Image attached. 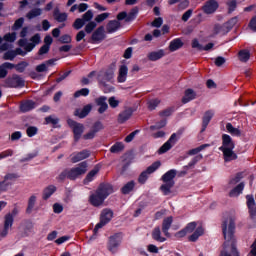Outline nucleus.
<instances>
[{
  "mask_svg": "<svg viewBox=\"0 0 256 256\" xmlns=\"http://www.w3.org/2000/svg\"><path fill=\"white\" fill-rule=\"evenodd\" d=\"M222 233L225 242L219 256H241L235 244V220L233 218L222 222Z\"/></svg>",
  "mask_w": 256,
  "mask_h": 256,
  "instance_id": "f257e3e1",
  "label": "nucleus"
},
{
  "mask_svg": "<svg viewBox=\"0 0 256 256\" xmlns=\"http://www.w3.org/2000/svg\"><path fill=\"white\" fill-rule=\"evenodd\" d=\"M113 193V185L109 183H100L95 193L89 196V203L93 207H101L105 199Z\"/></svg>",
  "mask_w": 256,
  "mask_h": 256,
  "instance_id": "f03ea898",
  "label": "nucleus"
},
{
  "mask_svg": "<svg viewBox=\"0 0 256 256\" xmlns=\"http://www.w3.org/2000/svg\"><path fill=\"white\" fill-rule=\"evenodd\" d=\"M175 177H177V170L175 169H171L162 175L161 179L164 184L160 186V191H162L163 195L171 193V189L175 187V180H173Z\"/></svg>",
  "mask_w": 256,
  "mask_h": 256,
  "instance_id": "7ed1b4c3",
  "label": "nucleus"
},
{
  "mask_svg": "<svg viewBox=\"0 0 256 256\" xmlns=\"http://www.w3.org/2000/svg\"><path fill=\"white\" fill-rule=\"evenodd\" d=\"M111 219H113V210L109 208L103 209L100 214V221L95 225L93 229L94 235H97V233H99V229H103L105 225L111 223Z\"/></svg>",
  "mask_w": 256,
  "mask_h": 256,
  "instance_id": "20e7f679",
  "label": "nucleus"
},
{
  "mask_svg": "<svg viewBox=\"0 0 256 256\" xmlns=\"http://www.w3.org/2000/svg\"><path fill=\"white\" fill-rule=\"evenodd\" d=\"M115 63H112L108 69L104 72L103 79L99 81L100 85L104 87V93H111L113 87L107 84V81H111L115 77Z\"/></svg>",
  "mask_w": 256,
  "mask_h": 256,
  "instance_id": "39448f33",
  "label": "nucleus"
},
{
  "mask_svg": "<svg viewBox=\"0 0 256 256\" xmlns=\"http://www.w3.org/2000/svg\"><path fill=\"white\" fill-rule=\"evenodd\" d=\"M67 124L73 131L75 143H79V140L81 139V137L83 136V133L85 132V126L73 119H68Z\"/></svg>",
  "mask_w": 256,
  "mask_h": 256,
  "instance_id": "423d86ee",
  "label": "nucleus"
},
{
  "mask_svg": "<svg viewBox=\"0 0 256 256\" xmlns=\"http://www.w3.org/2000/svg\"><path fill=\"white\" fill-rule=\"evenodd\" d=\"M159 167H161V161L153 162L146 170L140 173L138 183H140V185H145V183H147V179H149V175L155 173Z\"/></svg>",
  "mask_w": 256,
  "mask_h": 256,
  "instance_id": "0eeeda50",
  "label": "nucleus"
},
{
  "mask_svg": "<svg viewBox=\"0 0 256 256\" xmlns=\"http://www.w3.org/2000/svg\"><path fill=\"white\" fill-rule=\"evenodd\" d=\"M85 173H87V162H81L78 164L77 167L71 168L70 170H68V179L70 181H75V179H77V177L81 176V175H85Z\"/></svg>",
  "mask_w": 256,
  "mask_h": 256,
  "instance_id": "6e6552de",
  "label": "nucleus"
},
{
  "mask_svg": "<svg viewBox=\"0 0 256 256\" xmlns=\"http://www.w3.org/2000/svg\"><path fill=\"white\" fill-rule=\"evenodd\" d=\"M121 241H123V233L118 232L115 233L114 235L109 237L108 240V251H110L111 253H117V248L119 247V245H121Z\"/></svg>",
  "mask_w": 256,
  "mask_h": 256,
  "instance_id": "1a4fd4ad",
  "label": "nucleus"
},
{
  "mask_svg": "<svg viewBox=\"0 0 256 256\" xmlns=\"http://www.w3.org/2000/svg\"><path fill=\"white\" fill-rule=\"evenodd\" d=\"M177 141H179V136H177V133H173L170 138L158 149V154L163 155L164 153H167V151H171V149H173V145L177 144Z\"/></svg>",
  "mask_w": 256,
  "mask_h": 256,
  "instance_id": "9d476101",
  "label": "nucleus"
},
{
  "mask_svg": "<svg viewBox=\"0 0 256 256\" xmlns=\"http://www.w3.org/2000/svg\"><path fill=\"white\" fill-rule=\"evenodd\" d=\"M5 87H11L17 89L18 87H25V80L19 75L14 74L12 77H8L5 80Z\"/></svg>",
  "mask_w": 256,
  "mask_h": 256,
  "instance_id": "9b49d317",
  "label": "nucleus"
},
{
  "mask_svg": "<svg viewBox=\"0 0 256 256\" xmlns=\"http://www.w3.org/2000/svg\"><path fill=\"white\" fill-rule=\"evenodd\" d=\"M103 129H105V127L103 126V123L101 121H96L93 125L91 130L84 134L82 136V138L85 141H89L91 139H95V136L97 135V133H99V131H103Z\"/></svg>",
  "mask_w": 256,
  "mask_h": 256,
  "instance_id": "f8f14e48",
  "label": "nucleus"
},
{
  "mask_svg": "<svg viewBox=\"0 0 256 256\" xmlns=\"http://www.w3.org/2000/svg\"><path fill=\"white\" fill-rule=\"evenodd\" d=\"M203 159V155L202 154H198L196 156H194L192 158V160L188 163V165L183 166V170L178 172V177H185V175H187V172L189 171V169H193L195 167V165H197L199 163V161H201Z\"/></svg>",
  "mask_w": 256,
  "mask_h": 256,
  "instance_id": "ddd939ff",
  "label": "nucleus"
},
{
  "mask_svg": "<svg viewBox=\"0 0 256 256\" xmlns=\"http://www.w3.org/2000/svg\"><path fill=\"white\" fill-rule=\"evenodd\" d=\"M13 216L11 214L5 215L4 217V227L2 230H0V237L4 239V237H7L9 235V229L13 227Z\"/></svg>",
  "mask_w": 256,
  "mask_h": 256,
  "instance_id": "4468645a",
  "label": "nucleus"
},
{
  "mask_svg": "<svg viewBox=\"0 0 256 256\" xmlns=\"http://www.w3.org/2000/svg\"><path fill=\"white\" fill-rule=\"evenodd\" d=\"M219 9V3L216 0H208L202 7V11L206 13V15H211Z\"/></svg>",
  "mask_w": 256,
  "mask_h": 256,
  "instance_id": "2eb2a0df",
  "label": "nucleus"
},
{
  "mask_svg": "<svg viewBox=\"0 0 256 256\" xmlns=\"http://www.w3.org/2000/svg\"><path fill=\"white\" fill-rule=\"evenodd\" d=\"M225 149H235V142L229 134L222 135V146L219 147V151H224Z\"/></svg>",
  "mask_w": 256,
  "mask_h": 256,
  "instance_id": "dca6fc26",
  "label": "nucleus"
},
{
  "mask_svg": "<svg viewBox=\"0 0 256 256\" xmlns=\"http://www.w3.org/2000/svg\"><path fill=\"white\" fill-rule=\"evenodd\" d=\"M131 117H133V108L129 107L119 113L117 122L120 125H123V123H127V121L131 119Z\"/></svg>",
  "mask_w": 256,
  "mask_h": 256,
  "instance_id": "f3484780",
  "label": "nucleus"
},
{
  "mask_svg": "<svg viewBox=\"0 0 256 256\" xmlns=\"http://www.w3.org/2000/svg\"><path fill=\"white\" fill-rule=\"evenodd\" d=\"M95 104L99 107L98 113L100 115H103V113L109 109V104H107V96H100L96 98Z\"/></svg>",
  "mask_w": 256,
  "mask_h": 256,
  "instance_id": "a211bd4d",
  "label": "nucleus"
},
{
  "mask_svg": "<svg viewBox=\"0 0 256 256\" xmlns=\"http://www.w3.org/2000/svg\"><path fill=\"white\" fill-rule=\"evenodd\" d=\"M71 162L79 163V161H83L84 159H89L91 157V151L84 149L80 152L72 154Z\"/></svg>",
  "mask_w": 256,
  "mask_h": 256,
  "instance_id": "6ab92c4d",
  "label": "nucleus"
},
{
  "mask_svg": "<svg viewBox=\"0 0 256 256\" xmlns=\"http://www.w3.org/2000/svg\"><path fill=\"white\" fill-rule=\"evenodd\" d=\"M105 39V27L99 26L91 36L93 43H101Z\"/></svg>",
  "mask_w": 256,
  "mask_h": 256,
  "instance_id": "aec40b11",
  "label": "nucleus"
},
{
  "mask_svg": "<svg viewBox=\"0 0 256 256\" xmlns=\"http://www.w3.org/2000/svg\"><path fill=\"white\" fill-rule=\"evenodd\" d=\"M171 225H173V216H168L162 221V233L165 237H171V233H169V229H171Z\"/></svg>",
  "mask_w": 256,
  "mask_h": 256,
  "instance_id": "412c9836",
  "label": "nucleus"
},
{
  "mask_svg": "<svg viewBox=\"0 0 256 256\" xmlns=\"http://www.w3.org/2000/svg\"><path fill=\"white\" fill-rule=\"evenodd\" d=\"M215 115V112H213V110H207L204 113V116L202 118V129H201V133H203L207 127L209 126V123H211V119H213Z\"/></svg>",
  "mask_w": 256,
  "mask_h": 256,
  "instance_id": "4be33fe9",
  "label": "nucleus"
},
{
  "mask_svg": "<svg viewBox=\"0 0 256 256\" xmlns=\"http://www.w3.org/2000/svg\"><path fill=\"white\" fill-rule=\"evenodd\" d=\"M195 99H197V92H195L191 88H188L184 92V96L182 97V103L186 105V103H190V101H193Z\"/></svg>",
  "mask_w": 256,
  "mask_h": 256,
  "instance_id": "5701e85b",
  "label": "nucleus"
},
{
  "mask_svg": "<svg viewBox=\"0 0 256 256\" xmlns=\"http://www.w3.org/2000/svg\"><path fill=\"white\" fill-rule=\"evenodd\" d=\"M121 29V22L119 20H110L106 25L107 33H115Z\"/></svg>",
  "mask_w": 256,
  "mask_h": 256,
  "instance_id": "b1692460",
  "label": "nucleus"
},
{
  "mask_svg": "<svg viewBox=\"0 0 256 256\" xmlns=\"http://www.w3.org/2000/svg\"><path fill=\"white\" fill-rule=\"evenodd\" d=\"M234 148H228L225 150H221L223 152V157L225 163H229L231 161H235L237 159L236 153L233 151Z\"/></svg>",
  "mask_w": 256,
  "mask_h": 256,
  "instance_id": "393cba45",
  "label": "nucleus"
},
{
  "mask_svg": "<svg viewBox=\"0 0 256 256\" xmlns=\"http://www.w3.org/2000/svg\"><path fill=\"white\" fill-rule=\"evenodd\" d=\"M53 17L58 23H65V21H67V13H61L59 7L54 8Z\"/></svg>",
  "mask_w": 256,
  "mask_h": 256,
  "instance_id": "a878e982",
  "label": "nucleus"
},
{
  "mask_svg": "<svg viewBox=\"0 0 256 256\" xmlns=\"http://www.w3.org/2000/svg\"><path fill=\"white\" fill-rule=\"evenodd\" d=\"M163 57H165V50L163 49L152 51L147 55L149 61H159V59H163Z\"/></svg>",
  "mask_w": 256,
  "mask_h": 256,
  "instance_id": "bb28decb",
  "label": "nucleus"
},
{
  "mask_svg": "<svg viewBox=\"0 0 256 256\" xmlns=\"http://www.w3.org/2000/svg\"><path fill=\"white\" fill-rule=\"evenodd\" d=\"M127 73H129V68H127V65H121L117 78L118 83H125L127 81Z\"/></svg>",
  "mask_w": 256,
  "mask_h": 256,
  "instance_id": "cd10ccee",
  "label": "nucleus"
},
{
  "mask_svg": "<svg viewBox=\"0 0 256 256\" xmlns=\"http://www.w3.org/2000/svg\"><path fill=\"white\" fill-rule=\"evenodd\" d=\"M7 69H15V64L4 62L0 65V79H5V77H7V74L9 73Z\"/></svg>",
  "mask_w": 256,
  "mask_h": 256,
  "instance_id": "c85d7f7f",
  "label": "nucleus"
},
{
  "mask_svg": "<svg viewBox=\"0 0 256 256\" xmlns=\"http://www.w3.org/2000/svg\"><path fill=\"white\" fill-rule=\"evenodd\" d=\"M92 109H93V105L87 104L82 108L80 112L79 110H76L75 115L79 117V119H85V117H87V115L91 113Z\"/></svg>",
  "mask_w": 256,
  "mask_h": 256,
  "instance_id": "c756f323",
  "label": "nucleus"
},
{
  "mask_svg": "<svg viewBox=\"0 0 256 256\" xmlns=\"http://www.w3.org/2000/svg\"><path fill=\"white\" fill-rule=\"evenodd\" d=\"M183 45H184V43L181 40V38H175L169 44V51H171V53H173L175 51H179V49H181V47H183Z\"/></svg>",
  "mask_w": 256,
  "mask_h": 256,
  "instance_id": "7c9ffc66",
  "label": "nucleus"
},
{
  "mask_svg": "<svg viewBox=\"0 0 256 256\" xmlns=\"http://www.w3.org/2000/svg\"><path fill=\"white\" fill-rule=\"evenodd\" d=\"M152 239H154V241H157L158 243H165V241H167V238L161 236V228L159 226L153 229Z\"/></svg>",
  "mask_w": 256,
  "mask_h": 256,
  "instance_id": "2f4dec72",
  "label": "nucleus"
},
{
  "mask_svg": "<svg viewBox=\"0 0 256 256\" xmlns=\"http://www.w3.org/2000/svg\"><path fill=\"white\" fill-rule=\"evenodd\" d=\"M57 191V187L55 185H49L46 188H44L43 190V194H42V198L44 201H47V199H49L53 193H55Z\"/></svg>",
  "mask_w": 256,
  "mask_h": 256,
  "instance_id": "473e14b6",
  "label": "nucleus"
},
{
  "mask_svg": "<svg viewBox=\"0 0 256 256\" xmlns=\"http://www.w3.org/2000/svg\"><path fill=\"white\" fill-rule=\"evenodd\" d=\"M203 233H205V230L203 229V227L199 226L198 228H196V230L188 237V241H190L191 243H195L199 237H201V235H203Z\"/></svg>",
  "mask_w": 256,
  "mask_h": 256,
  "instance_id": "72a5a7b5",
  "label": "nucleus"
},
{
  "mask_svg": "<svg viewBox=\"0 0 256 256\" xmlns=\"http://www.w3.org/2000/svg\"><path fill=\"white\" fill-rule=\"evenodd\" d=\"M214 35H227L229 33V28H227V25H220L216 24L213 29Z\"/></svg>",
  "mask_w": 256,
  "mask_h": 256,
  "instance_id": "f704fd0d",
  "label": "nucleus"
},
{
  "mask_svg": "<svg viewBox=\"0 0 256 256\" xmlns=\"http://www.w3.org/2000/svg\"><path fill=\"white\" fill-rule=\"evenodd\" d=\"M243 189H245V183L241 182L230 191L229 197H239L243 193Z\"/></svg>",
  "mask_w": 256,
  "mask_h": 256,
  "instance_id": "c9c22d12",
  "label": "nucleus"
},
{
  "mask_svg": "<svg viewBox=\"0 0 256 256\" xmlns=\"http://www.w3.org/2000/svg\"><path fill=\"white\" fill-rule=\"evenodd\" d=\"M101 167H99V165H96L85 177L84 179V183H91V181H93V179H95V175H97V173H99Z\"/></svg>",
  "mask_w": 256,
  "mask_h": 256,
  "instance_id": "e433bc0d",
  "label": "nucleus"
},
{
  "mask_svg": "<svg viewBox=\"0 0 256 256\" xmlns=\"http://www.w3.org/2000/svg\"><path fill=\"white\" fill-rule=\"evenodd\" d=\"M238 59L242 63H247V61H249V59H251V52H249V50H247V49L240 50L238 52Z\"/></svg>",
  "mask_w": 256,
  "mask_h": 256,
  "instance_id": "4c0bfd02",
  "label": "nucleus"
},
{
  "mask_svg": "<svg viewBox=\"0 0 256 256\" xmlns=\"http://www.w3.org/2000/svg\"><path fill=\"white\" fill-rule=\"evenodd\" d=\"M135 189V181H129L127 182L122 188H121V193L122 195H129Z\"/></svg>",
  "mask_w": 256,
  "mask_h": 256,
  "instance_id": "58836bf2",
  "label": "nucleus"
},
{
  "mask_svg": "<svg viewBox=\"0 0 256 256\" xmlns=\"http://www.w3.org/2000/svg\"><path fill=\"white\" fill-rule=\"evenodd\" d=\"M137 15H139V7L135 6L130 10L127 14L126 23H131L137 19Z\"/></svg>",
  "mask_w": 256,
  "mask_h": 256,
  "instance_id": "ea45409f",
  "label": "nucleus"
},
{
  "mask_svg": "<svg viewBox=\"0 0 256 256\" xmlns=\"http://www.w3.org/2000/svg\"><path fill=\"white\" fill-rule=\"evenodd\" d=\"M226 131L234 137H241V130L239 128H235L231 122L226 124Z\"/></svg>",
  "mask_w": 256,
  "mask_h": 256,
  "instance_id": "a19ab883",
  "label": "nucleus"
},
{
  "mask_svg": "<svg viewBox=\"0 0 256 256\" xmlns=\"http://www.w3.org/2000/svg\"><path fill=\"white\" fill-rule=\"evenodd\" d=\"M33 51V43H29L26 47L25 50L21 49V48H16L14 50V53L17 57V55H21L22 57H25V55H27V53Z\"/></svg>",
  "mask_w": 256,
  "mask_h": 256,
  "instance_id": "79ce46f5",
  "label": "nucleus"
},
{
  "mask_svg": "<svg viewBox=\"0 0 256 256\" xmlns=\"http://www.w3.org/2000/svg\"><path fill=\"white\" fill-rule=\"evenodd\" d=\"M32 109H33V101H31V100L22 102L20 105V111L22 113H27V112L31 111Z\"/></svg>",
  "mask_w": 256,
  "mask_h": 256,
  "instance_id": "37998d69",
  "label": "nucleus"
},
{
  "mask_svg": "<svg viewBox=\"0 0 256 256\" xmlns=\"http://www.w3.org/2000/svg\"><path fill=\"white\" fill-rule=\"evenodd\" d=\"M21 229L24 231L25 235H29V233H31V229H33V222H31V220H25L21 224Z\"/></svg>",
  "mask_w": 256,
  "mask_h": 256,
  "instance_id": "c03bdc74",
  "label": "nucleus"
},
{
  "mask_svg": "<svg viewBox=\"0 0 256 256\" xmlns=\"http://www.w3.org/2000/svg\"><path fill=\"white\" fill-rule=\"evenodd\" d=\"M177 111V107L171 106L159 112L160 117H171Z\"/></svg>",
  "mask_w": 256,
  "mask_h": 256,
  "instance_id": "a18cd8bd",
  "label": "nucleus"
},
{
  "mask_svg": "<svg viewBox=\"0 0 256 256\" xmlns=\"http://www.w3.org/2000/svg\"><path fill=\"white\" fill-rule=\"evenodd\" d=\"M125 149V145L123 142H116L114 145L110 148V153H121Z\"/></svg>",
  "mask_w": 256,
  "mask_h": 256,
  "instance_id": "49530a36",
  "label": "nucleus"
},
{
  "mask_svg": "<svg viewBox=\"0 0 256 256\" xmlns=\"http://www.w3.org/2000/svg\"><path fill=\"white\" fill-rule=\"evenodd\" d=\"M207 147H210L209 144H202L198 146L197 148H193L188 151V155H197L198 153H201L204 149H207Z\"/></svg>",
  "mask_w": 256,
  "mask_h": 256,
  "instance_id": "de8ad7c7",
  "label": "nucleus"
},
{
  "mask_svg": "<svg viewBox=\"0 0 256 256\" xmlns=\"http://www.w3.org/2000/svg\"><path fill=\"white\" fill-rule=\"evenodd\" d=\"M167 120L163 119L155 123V125L150 126V131H156L159 129H163V127H166Z\"/></svg>",
  "mask_w": 256,
  "mask_h": 256,
  "instance_id": "09e8293b",
  "label": "nucleus"
},
{
  "mask_svg": "<svg viewBox=\"0 0 256 256\" xmlns=\"http://www.w3.org/2000/svg\"><path fill=\"white\" fill-rule=\"evenodd\" d=\"M89 93V88H82L74 93V98L78 99V97H87L89 96Z\"/></svg>",
  "mask_w": 256,
  "mask_h": 256,
  "instance_id": "8fccbe9b",
  "label": "nucleus"
},
{
  "mask_svg": "<svg viewBox=\"0 0 256 256\" xmlns=\"http://www.w3.org/2000/svg\"><path fill=\"white\" fill-rule=\"evenodd\" d=\"M85 23H86V22H85L84 19H82V18H77V19L74 21L72 27H73L74 29H76V31H79V29H83V27H85Z\"/></svg>",
  "mask_w": 256,
  "mask_h": 256,
  "instance_id": "3c124183",
  "label": "nucleus"
},
{
  "mask_svg": "<svg viewBox=\"0 0 256 256\" xmlns=\"http://www.w3.org/2000/svg\"><path fill=\"white\" fill-rule=\"evenodd\" d=\"M238 21H239V18L237 16L232 17L230 20H228L225 23L228 31H231V29H233V27L237 25Z\"/></svg>",
  "mask_w": 256,
  "mask_h": 256,
  "instance_id": "603ef678",
  "label": "nucleus"
},
{
  "mask_svg": "<svg viewBox=\"0 0 256 256\" xmlns=\"http://www.w3.org/2000/svg\"><path fill=\"white\" fill-rule=\"evenodd\" d=\"M226 5L228 7V14L231 15L237 9V0H229Z\"/></svg>",
  "mask_w": 256,
  "mask_h": 256,
  "instance_id": "864d4df0",
  "label": "nucleus"
},
{
  "mask_svg": "<svg viewBox=\"0 0 256 256\" xmlns=\"http://www.w3.org/2000/svg\"><path fill=\"white\" fill-rule=\"evenodd\" d=\"M242 179H243V172H238L233 178L230 179L229 185H237V183H239V181H241Z\"/></svg>",
  "mask_w": 256,
  "mask_h": 256,
  "instance_id": "5fc2aeb1",
  "label": "nucleus"
},
{
  "mask_svg": "<svg viewBox=\"0 0 256 256\" xmlns=\"http://www.w3.org/2000/svg\"><path fill=\"white\" fill-rule=\"evenodd\" d=\"M16 57L15 50H9L3 55L4 61H13Z\"/></svg>",
  "mask_w": 256,
  "mask_h": 256,
  "instance_id": "6e6d98bb",
  "label": "nucleus"
},
{
  "mask_svg": "<svg viewBox=\"0 0 256 256\" xmlns=\"http://www.w3.org/2000/svg\"><path fill=\"white\" fill-rule=\"evenodd\" d=\"M160 103H161V100H159V99L150 100L148 103V109L150 111H155L157 109V107H159Z\"/></svg>",
  "mask_w": 256,
  "mask_h": 256,
  "instance_id": "4d7b16f0",
  "label": "nucleus"
},
{
  "mask_svg": "<svg viewBox=\"0 0 256 256\" xmlns=\"http://www.w3.org/2000/svg\"><path fill=\"white\" fill-rule=\"evenodd\" d=\"M15 154V151H13L12 149H7L5 151L0 152V161L3 159H7V157H13V155Z\"/></svg>",
  "mask_w": 256,
  "mask_h": 256,
  "instance_id": "13d9d810",
  "label": "nucleus"
},
{
  "mask_svg": "<svg viewBox=\"0 0 256 256\" xmlns=\"http://www.w3.org/2000/svg\"><path fill=\"white\" fill-rule=\"evenodd\" d=\"M9 187H11V182L4 178V181H0V191L4 193L5 191H9Z\"/></svg>",
  "mask_w": 256,
  "mask_h": 256,
  "instance_id": "bf43d9fd",
  "label": "nucleus"
},
{
  "mask_svg": "<svg viewBox=\"0 0 256 256\" xmlns=\"http://www.w3.org/2000/svg\"><path fill=\"white\" fill-rule=\"evenodd\" d=\"M246 201H247L248 210L256 207L255 198L253 197V195H246Z\"/></svg>",
  "mask_w": 256,
  "mask_h": 256,
  "instance_id": "052dcab7",
  "label": "nucleus"
},
{
  "mask_svg": "<svg viewBox=\"0 0 256 256\" xmlns=\"http://www.w3.org/2000/svg\"><path fill=\"white\" fill-rule=\"evenodd\" d=\"M15 39H17V33L15 32L4 35V41H7L8 43L15 42Z\"/></svg>",
  "mask_w": 256,
  "mask_h": 256,
  "instance_id": "680f3d73",
  "label": "nucleus"
},
{
  "mask_svg": "<svg viewBox=\"0 0 256 256\" xmlns=\"http://www.w3.org/2000/svg\"><path fill=\"white\" fill-rule=\"evenodd\" d=\"M184 229H185L186 233H193V231H195V229H197V222L188 223Z\"/></svg>",
  "mask_w": 256,
  "mask_h": 256,
  "instance_id": "e2e57ef3",
  "label": "nucleus"
},
{
  "mask_svg": "<svg viewBox=\"0 0 256 256\" xmlns=\"http://www.w3.org/2000/svg\"><path fill=\"white\" fill-rule=\"evenodd\" d=\"M97 27V23H95L94 21H90L86 26H85V31L86 33H93V31L95 30V28Z\"/></svg>",
  "mask_w": 256,
  "mask_h": 256,
  "instance_id": "0e129e2a",
  "label": "nucleus"
},
{
  "mask_svg": "<svg viewBox=\"0 0 256 256\" xmlns=\"http://www.w3.org/2000/svg\"><path fill=\"white\" fill-rule=\"evenodd\" d=\"M27 62H20L17 65H14V69L18 71V73H23L25 71V68L27 67Z\"/></svg>",
  "mask_w": 256,
  "mask_h": 256,
  "instance_id": "69168bd1",
  "label": "nucleus"
},
{
  "mask_svg": "<svg viewBox=\"0 0 256 256\" xmlns=\"http://www.w3.org/2000/svg\"><path fill=\"white\" fill-rule=\"evenodd\" d=\"M109 17V13L105 12L102 14H99L95 17V21L96 23H103V21H105V19H108Z\"/></svg>",
  "mask_w": 256,
  "mask_h": 256,
  "instance_id": "338daca9",
  "label": "nucleus"
},
{
  "mask_svg": "<svg viewBox=\"0 0 256 256\" xmlns=\"http://www.w3.org/2000/svg\"><path fill=\"white\" fill-rule=\"evenodd\" d=\"M82 19L84 20L85 23L91 21V19H93V11L92 10H88L87 12H85L82 15Z\"/></svg>",
  "mask_w": 256,
  "mask_h": 256,
  "instance_id": "774afa93",
  "label": "nucleus"
}]
</instances>
